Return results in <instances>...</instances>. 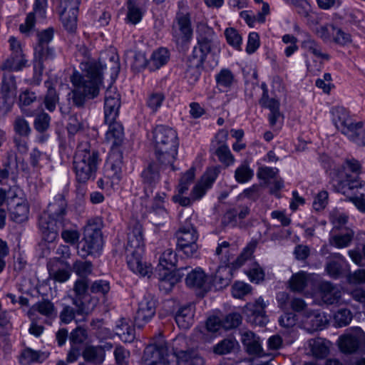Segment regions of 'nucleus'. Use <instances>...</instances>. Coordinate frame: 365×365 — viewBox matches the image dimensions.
Returning <instances> with one entry per match:
<instances>
[{"mask_svg": "<svg viewBox=\"0 0 365 365\" xmlns=\"http://www.w3.org/2000/svg\"><path fill=\"white\" fill-rule=\"evenodd\" d=\"M83 74L73 73L71 82L75 88L72 91L73 103L77 107H82L86 98H94L98 93L101 85L99 66L93 62L81 63Z\"/></svg>", "mask_w": 365, "mask_h": 365, "instance_id": "f257e3e1", "label": "nucleus"}, {"mask_svg": "<svg viewBox=\"0 0 365 365\" xmlns=\"http://www.w3.org/2000/svg\"><path fill=\"white\" fill-rule=\"evenodd\" d=\"M67 203L62 195H56L48 205L46 211L40 217L39 229L42 239L48 243L53 242L58 236L60 228L67 226L66 219Z\"/></svg>", "mask_w": 365, "mask_h": 365, "instance_id": "f03ea898", "label": "nucleus"}, {"mask_svg": "<svg viewBox=\"0 0 365 365\" xmlns=\"http://www.w3.org/2000/svg\"><path fill=\"white\" fill-rule=\"evenodd\" d=\"M144 242L141 225L135 223L128 234L125 255L130 269L140 276L150 277L152 267L143 261Z\"/></svg>", "mask_w": 365, "mask_h": 365, "instance_id": "7ed1b4c3", "label": "nucleus"}, {"mask_svg": "<svg viewBox=\"0 0 365 365\" xmlns=\"http://www.w3.org/2000/svg\"><path fill=\"white\" fill-rule=\"evenodd\" d=\"M153 142L158 162L173 168L179 146L176 131L168 126L158 125L153 131Z\"/></svg>", "mask_w": 365, "mask_h": 365, "instance_id": "20e7f679", "label": "nucleus"}, {"mask_svg": "<svg viewBox=\"0 0 365 365\" xmlns=\"http://www.w3.org/2000/svg\"><path fill=\"white\" fill-rule=\"evenodd\" d=\"M197 43L194 46L190 61L195 68L202 66L209 53L220 51V41L213 29L204 22H199L196 29Z\"/></svg>", "mask_w": 365, "mask_h": 365, "instance_id": "39448f33", "label": "nucleus"}, {"mask_svg": "<svg viewBox=\"0 0 365 365\" xmlns=\"http://www.w3.org/2000/svg\"><path fill=\"white\" fill-rule=\"evenodd\" d=\"M98 152L92 148L88 142H81L73 158V170L79 182H86L94 178L99 163Z\"/></svg>", "mask_w": 365, "mask_h": 365, "instance_id": "423d86ee", "label": "nucleus"}, {"mask_svg": "<svg viewBox=\"0 0 365 365\" xmlns=\"http://www.w3.org/2000/svg\"><path fill=\"white\" fill-rule=\"evenodd\" d=\"M331 113L335 127L350 140L365 146V130L362 128V123H354L343 107H336L332 109Z\"/></svg>", "mask_w": 365, "mask_h": 365, "instance_id": "0eeeda50", "label": "nucleus"}, {"mask_svg": "<svg viewBox=\"0 0 365 365\" xmlns=\"http://www.w3.org/2000/svg\"><path fill=\"white\" fill-rule=\"evenodd\" d=\"M102 221L96 217L88 220L84 227L83 237L78 255L86 258L88 255L98 254L103 247V237L101 232Z\"/></svg>", "mask_w": 365, "mask_h": 365, "instance_id": "6e6552de", "label": "nucleus"}, {"mask_svg": "<svg viewBox=\"0 0 365 365\" xmlns=\"http://www.w3.org/2000/svg\"><path fill=\"white\" fill-rule=\"evenodd\" d=\"M175 236L179 250L182 251L187 257L197 256L198 246L196 242L198 239V234L190 220H186L176 232Z\"/></svg>", "mask_w": 365, "mask_h": 365, "instance_id": "1a4fd4ad", "label": "nucleus"}, {"mask_svg": "<svg viewBox=\"0 0 365 365\" xmlns=\"http://www.w3.org/2000/svg\"><path fill=\"white\" fill-rule=\"evenodd\" d=\"M142 365H177L168 359V346L164 340L148 345L141 359Z\"/></svg>", "mask_w": 365, "mask_h": 365, "instance_id": "9d476101", "label": "nucleus"}, {"mask_svg": "<svg viewBox=\"0 0 365 365\" xmlns=\"http://www.w3.org/2000/svg\"><path fill=\"white\" fill-rule=\"evenodd\" d=\"M178 11L176 13L175 23L180 31V36L175 35L177 42L188 43L192 37L193 31L191 24V14L187 3L180 1L178 3Z\"/></svg>", "mask_w": 365, "mask_h": 365, "instance_id": "9b49d317", "label": "nucleus"}, {"mask_svg": "<svg viewBox=\"0 0 365 365\" xmlns=\"http://www.w3.org/2000/svg\"><path fill=\"white\" fill-rule=\"evenodd\" d=\"M268 304L269 302L264 301L261 297L257 299L255 302L247 303L244 309L247 321L257 326H265L269 322L265 311Z\"/></svg>", "mask_w": 365, "mask_h": 365, "instance_id": "f8f14e48", "label": "nucleus"}, {"mask_svg": "<svg viewBox=\"0 0 365 365\" xmlns=\"http://www.w3.org/2000/svg\"><path fill=\"white\" fill-rule=\"evenodd\" d=\"M365 341V333L360 327H355L348 333L340 336L339 346L340 350L346 354L355 352L359 345Z\"/></svg>", "mask_w": 365, "mask_h": 365, "instance_id": "ddd939ff", "label": "nucleus"}, {"mask_svg": "<svg viewBox=\"0 0 365 365\" xmlns=\"http://www.w3.org/2000/svg\"><path fill=\"white\" fill-rule=\"evenodd\" d=\"M155 314V301L150 295H145L140 301L135 316V325L138 328L143 327Z\"/></svg>", "mask_w": 365, "mask_h": 365, "instance_id": "4468645a", "label": "nucleus"}, {"mask_svg": "<svg viewBox=\"0 0 365 365\" xmlns=\"http://www.w3.org/2000/svg\"><path fill=\"white\" fill-rule=\"evenodd\" d=\"M120 106V95L111 87L107 89L105 95L104 119L106 123L116 121Z\"/></svg>", "mask_w": 365, "mask_h": 365, "instance_id": "2eb2a0df", "label": "nucleus"}, {"mask_svg": "<svg viewBox=\"0 0 365 365\" xmlns=\"http://www.w3.org/2000/svg\"><path fill=\"white\" fill-rule=\"evenodd\" d=\"M361 182L356 176H352L348 173L345 174V178H339L332 180V186L338 192L346 195L349 198L354 196V192L360 191Z\"/></svg>", "mask_w": 365, "mask_h": 365, "instance_id": "dca6fc26", "label": "nucleus"}, {"mask_svg": "<svg viewBox=\"0 0 365 365\" xmlns=\"http://www.w3.org/2000/svg\"><path fill=\"white\" fill-rule=\"evenodd\" d=\"M47 0H35L33 11L28 14L25 22L19 26L23 34H29L34 27L36 18L43 19L46 17Z\"/></svg>", "mask_w": 365, "mask_h": 365, "instance_id": "f3484780", "label": "nucleus"}, {"mask_svg": "<svg viewBox=\"0 0 365 365\" xmlns=\"http://www.w3.org/2000/svg\"><path fill=\"white\" fill-rule=\"evenodd\" d=\"M302 322L304 329L312 332L324 329L328 322V319L324 313L309 309L304 311Z\"/></svg>", "mask_w": 365, "mask_h": 365, "instance_id": "a211bd4d", "label": "nucleus"}, {"mask_svg": "<svg viewBox=\"0 0 365 365\" xmlns=\"http://www.w3.org/2000/svg\"><path fill=\"white\" fill-rule=\"evenodd\" d=\"M301 47L306 52L312 54L322 64L328 61L330 56L324 52L321 45L309 34L305 33L304 39L301 42Z\"/></svg>", "mask_w": 365, "mask_h": 365, "instance_id": "6ab92c4d", "label": "nucleus"}, {"mask_svg": "<svg viewBox=\"0 0 365 365\" xmlns=\"http://www.w3.org/2000/svg\"><path fill=\"white\" fill-rule=\"evenodd\" d=\"M185 283L190 288L204 291L207 290L210 285L208 276L200 267L193 269L187 273Z\"/></svg>", "mask_w": 365, "mask_h": 365, "instance_id": "aec40b11", "label": "nucleus"}, {"mask_svg": "<svg viewBox=\"0 0 365 365\" xmlns=\"http://www.w3.org/2000/svg\"><path fill=\"white\" fill-rule=\"evenodd\" d=\"M217 173L215 170L207 171L201 180L192 188L190 196L192 200H200L210 189L217 178Z\"/></svg>", "mask_w": 365, "mask_h": 365, "instance_id": "412c9836", "label": "nucleus"}, {"mask_svg": "<svg viewBox=\"0 0 365 365\" xmlns=\"http://www.w3.org/2000/svg\"><path fill=\"white\" fill-rule=\"evenodd\" d=\"M195 307L192 304L184 305L175 313V319L180 329H187L194 322Z\"/></svg>", "mask_w": 365, "mask_h": 365, "instance_id": "4be33fe9", "label": "nucleus"}, {"mask_svg": "<svg viewBox=\"0 0 365 365\" xmlns=\"http://www.w3.org/2000/svg\"><path fill=\"white\" fill-rule=\"evenodd\" d=\"M37 313L48 318H51L56 315L55 307L49 300L38 302L30 308L28 315L31 321H35Z\"/></svg>", "mask_w": 365, "mask_h": 365, "instance_id": "5701e85b", "label": "nucleus"}, {"mask_svg": "<svg viewBox=\"0 0 365 365\" xmlns=\"http://www.w3.org/2000/svg\"><path fill=\"white\" fill-rule=\"evenodd\" d=\"M109 128L106 133V140L111 147H119L124 140V130L122 124L117 121L108 123Z\"/></svg>", "mask_w": 365, "mask_h": 365, "instance_id": "b1692460", "label": "nucleus"}, {"mask_svg": "<svg viewBox=\"0 0 365 365\" xmlns=\"http://www.w3.org/2000/svg\"><path fill=\"white\" fill-rule=\"evenodd\" d=\"M331 342L323 338L311 339L308 341V346L312 354L318 359L325 358L329 353Z\"/></svg>", "mask_w": 365, "mask_h": 365, "instance_id": "393cba45", "label": "nucleus"}, {"mask_svg": "<svg viewBox=\"0 0 365 365\" xmlns=\"http://www.w3.org/2000/svg\"><path fill=\"white\" fill-rule=\"evenodd\" d=\"M115 333L124 342L131 343L135 338V331L133 327L126 319H120L115 327Z\"/></svg>", "mask_w": 365, "mask_h": 365, "instance_id": "a878e982", "label": "nucleus"}, {"mask_svg": "<svg viewBox=\"0 0 365 365\" xmlns=\"http://www.w3.org/2000/svg\"><path fill=\"white\" fill-rule=\"evenodd\" d=\"M321 297L324 302L333 304L338 302L341 298V290L329 282H324L321 284Z\"/></svg>", "mask_w": 365, "mask_h": 365, "instance_id": "bb28decb", "label": "nucleus"}, {"mask_svg": "<svg viewBox=\"0 0 365 365\" xmlns=\"http://www.w3.org/2000/svg\"><path fill=\"white\" fill-rule=\"evenodd\" d=\"M143 182L147 185L145 188V193L148 196V192H152V188L159 181L160 175L158 166L154 164H150L148 167L142 173Z\"/></svg>", "mask_w": 365, "mask_h": 365, "instance_id": "cd10ccee", "label": "nucleus"}, {"mask_svg": "<svg viewBox=\"0 0 365 365\" xmlns=\"http://www.w3.org/2000/svg\"><path fill=\"white\" fill-rule=\"evenodd\" d=\"M241 341L250 354H259L262 350L259 339L250 331L241 332Z\"/></svg>", "mask_w": 365, "mask_h": 365, "instance_id": "c85d7f7f", "label": "nucleus"}, {"mask_svg": "<svg viewBox=\"0 0 365 365\" xmlns=\"http://www.w3.org/2000/svg\"><path fill=\"white\" fill-rule=\"evenodd\" d=\"M1 93L6 103L16 96L17 86L16 78L13 75L9 74L4 76L1 83Z\"/></svg>", "mask_w": 365, "mask_h": 365, "instance_id": "c756f323", "label": "nucleus"}, {"mask_svg": "<svg viewBox=\"0 0 365 365\" xmlns=\"http://www.w3.org/2000/svg\"><path fill=\"white\" fill-rule=\"evenodd\" d=\"M177 262L178 257L176 252L173 249L168 248L162 252L159 257L157 270L172 271L176 266Z\"/></svg>", "mask_w": 365, "mask_h": 365, "instance_id": "7c9ffc66", "label": "nucleus"}, {"mask_svg": "<svg viewBox=\"0 0 365 365\" xmlns=\"http://www.w3.org/2000/svg\"><path fill=\"white\" fill-rule=\"evenodd\" d=\"M44 84L47 88V91L44 96L43 104L48 111L53 112L58 103L59 96L53 87V82L51 80L46 81Z\"/></svg>", "mask_w": 365, "mask_h": 365, "instance_id": "2f4dec72", "label": "nucleus"}, {"mask_svg": "<svg viewBox=\"0 0 365 365\" xmlns=\"http://www.w3.org/2000/svg\"><path fill=\"white\" fill-rule=\"evenodd\" d=\"M159 288L165 292H169L172 290L174 285L178 282V278L172 271L168 270H157Z\"/></svg>", "mask_w": 365, "mask_h": 365, "instance_id": "473e14b6", "label": "nucleus"}, {"mask_svg": "<svg viewBox=\"0 0 365 365\" xmlns=\"http://www.w3.org/2000/svg\"><path fill=\"white\" fill-rule=\"evenodd\" d=\"M170 58L168 49L160 48L154 51L148 61V67L150 70H156L165 65Z\"/></svg>", "mask_w": 365, "mask_h": 365, "instance_id": "72a5a7b5", "label": "nucleus"}, {"mask_svg": "<svg viewBox=\"0 0 365 365\" xmlns=\"http://www.w3.org/2000/svg\"><path fill=\"white\" fill-rule=\"evenodd\" d=\"M354 235V232L353 230H346L344 233L337 235L331 234L329 242L331 245L339 249L347 247L350 245Z\"/></svg>", "mask_w": 365, "mask_h": 365, "instance_id": "f704fd0d", "label": "nucleus"}, {"mask_svg": "<svg viewBox=\"0 0 365 365\" xmlns=\"http://www.w3.org/2000/svg\"><path fill=\"white\" fill-rule=\"evenodd\" d=\"M232 277L231 268L227 266H220L213 277V282L221 289L230 284Z\"/></svg>", "mask_w": 365, "mask_h": 365, "instance_id": "c9c22d12", "label": "nucleus"}, {"mask_svg": "<svg viewBox=\"0 0 365 365\" xmlns=\"http://www.w3.org/2000/svg\"><path fill=\"white\" fill-rule=\"evenodd\" d=\"M309 275L304 271L294 274L289 280V289L294 292H301L308 284Z\"/></svg>", "mask_w": 365, "mask_h": 365, "instance_id": "e433bc0d", "label": "nucleus"}, {"mask_svg": "<svg viewBox=\"0 0 365 365\" xmlns=\"http://www.w3.org/2000/svg\"><path fill=\"white\" fill-rule=\"evenodd\" d=\"M107 164L114 172L115 175H118L121 172L123 165V153L118 147H111Z\"/></svg>", "mask_w": 365, "mask_h": 365, "instance_id": "4c0bfd02", "label": "nucleus"}, {"mask_svg": "<svg viewBox=\"0 0 365 365\" xmlns=\"http://www.w3.org/2000/svg\"><path fill=\"white\" fill-rule=\"evenodd\" d=\"M254 176V170L250 168L247 161L242 162L235 171V179L238 183H246Z\"/></svg>", "mask_w": 365, "mask_h": 365, "instance_id": "58836bf2", "label": "nucleus"}, {"mask_svg": "<svg viewBox=\"0 0 365 365\" xmlns=\"http://www.w3.org/2000/svg\"><path fill=\"white\" fill-rule=\"evenodd\" d=\"M83 359L88 363H98L104 359L103 350L101 346H87L82 352Z\"/></svg>", "mask_w": 365, "mask_h": 365, "instance_id": "ea45409f", "label": "nucleus"}, {"mask_svg": "<svg viewBox=\"0 0 365 365\" xmlns=\"http://www.w3.org/2000/svg\"><path fill=\"white\" fill-rule=\"evenodd\" d=\"M331 257V259L327 262L325 269L330 277L337 278L341 274V264L339 261L343 259V257L339 253H334Z\"/></svg>", "mask_w": 365, "mask_h": 365, "instance_id": "a19ab883", "label": "nucleus"}, {"mask_svg": "<svg viewBox=\"0 0 365 365\" xmlns=\"http://www.w3.org/2000/svg\"><path fill=\"white\" fill-rule=\"evenodd\" d=\"M59 14L63 27L68 32H74L77 28L78 12L73 11L71 13L68 11H59Z\"/></svg>", "mask_w": 365, "mask_h": 365, "instance_id": "79ce46f5", "label": "nucleus"}, {"mask_svg": "<svg viewBox=\"0 0 365 365\" xmlns=\"http://www.w3.org/2000/svg\"><path fill=\"white\" fill-rule=\"evenodd\" d=\"M48 357V352H42L31 349H25L21 354V362L24 364L42 362Z\"/></svg>", "mask_w": 365, "mask_h": 365, "instance_id": "37998d69", "label": "nucleus"}, {"mask_svg": "<svg viewBox=\"0 0 365 365\" xmlns=\"http://www.w3.org/2000/svg\"><path fill=\"white\" fill-rule=\"evenodd\" d=\"M187 337L184 335H178L173 339L172 346L174 354L177 358V362L180 360V356L182 354H190V351L192 350L187 349Z\"/></svg>", "mask_w": 365, "mask_h": 365, "instance_id": "c03bdc74", "label": "nucleus"}, {"mask_svg": "<svg viewBox=\"0 0 365 365\" xmlns=\"http://www.w3.org/2000/svg\"><path fill=\"white\" fill-rule=\"evenodd\" d=\"M34 57L35 60L43 63L46 61H52L56 57V53L53 48L46 46H34Z\"/></svg>", "mask_w": 365, "mask_h": 365, "instance_id": "a18cd8bd", "label": "nucleus"}, {"mask_svg": "<svg viewBox=\"0 0 365 365\" xmlns=\"http://www.w3.org/2000/svg\"><path fill=\"white\" fill-rule=\"evenodd\" d=\"M26 61L24 60L19 53H16L7 58L2 63L1 68L3 71H19L24 66Z\"/></svg>", "mask_w": 365, "mask_h": 365, "instance_id": "49530a36", "label": "nucleus"}, {"mask_svg": "<svg viewBox=\"0 0 365 365\" xmlns=\"http://www.w3.org/2000/svg\"><path fill=\"white\" fill-rule=\"evenodd\" d=\"M127 8L126 21L132 24H136L140 22L143 16V11L137 6L135 1L128 0L127 2Z\"/></svg>", "mask_w": 365, "mask_h": 365, "instance_id": "de8ad7c7", "label": "nucleus"}, {"mask_svg": "<svg viewBox=\"0 0 365 365\" xmlns=\"http://www.w3.org/2000/svg\"><path fill=\"white\" fill-rule=\"evenodd\" d=\"M177 365H205V359L197 351H190V354H182L180 360L175 362Z\"/></svg>", "mask_w": 365, "mask_h": 365, "instance_id": "09e8293b", "label": "nucleus"}, {"mask_svg": "<svg viewBox=\"0 0 365 365\" xmlns=\"http://www.w3.org/2000/svg\"><path fill=\"white\" fill-rule=\"evenodd\" d=\"M165 194H158L153 199V202L150 207V212L156 215H159L163 220L168 217V212L164 207V199Z\"/></svg>", "mask_w": 365, "mask_h": 365, "instance_id": "8fccbe9b", "label": "nucleus"}, {"mask_svg": "<svg viewBox=\"0 0 365 365\" xmlns=\"http://www.w3.org/2000/svg\"><path fill=\"white\" fill-rule=\"evenodd\" d=\"M15 133L24 138H28L31 133V128L29 122L23 117L19 116L14 121Z\"/></svg>", "mask_w": 365, "mask_h": 365, "instance_id": "3c124183", "label": "nucleus"}, {"mask_svg": "<svg viewBox=\"0 0 365 365\" xmlns=\"http://www.w3.org/2000/svg\"><path fill=\"white\" fill-rule=\"evenodd\" d=\"M215 154L220 162L225 166H230L235 163V157L231 153L228 146L225 144L220 145L216 150Z\"/></svg>", "mask_w": 365, "mask_h": 365, "instance_id": "603ef678", "label": "nucleus"}, {"mask_svg": "<svg viewBox=\"0 0 365 365\" xmlns=\"http://www.w3.org/2000/svg\"><path fill=\"white\" fill-rule=\"evenodd\" d=\"M236 343L235 340L231 339H223L213 347V352L217 355L229 354L233 350Z\"/></svg>", "mask_w": 365, "mask_h": 365, "instance_id": "864d4df0", "label": "nucleus"}, {"mask_svg": "<svg viewBox=\"0 0 365 365\" xmlns=\"http://www.w3.org/2000/svg\"><path fill=\"white\" fill-rule=\"evenodd\" d=\"M93 63H96L98 65L100 71H101V77L102 78V72L104 68H107L108 67L110 68L111 71V76H117L118 73L120 71V63H119V57L116 53H112L111 56L109 58V61L108 63L105 65V67L100 63H97L96 61H93Z\"/></svg>", "mask_w": 365, "mask_h": 365, "instance_id": "5fc2aeb1", "label": "nucleus"}, {"mask_svg": "<svg viewBox=\"0 0 365 365\" xmlns=\"http://www.w3.org/2000/svg\"><path fill=\"white\" fill-rule=\"evenodd\" d=\"M227 42L234 48H239L242 44V37L234 28H227L225 31Z\"/></svg>", "mask_w": 365, "mask_h": 365, "instance_id": "6e6d98bb", "label": "nucleus"}, {"mask_svg": "<svg viewBox=\"0 0 365 365\" xmlns=\"http://www.w3.org/2000/svg\"><path fill=\"white\" fill-rule=\"evenodd\" d=\"M217 84L224 88L230 87L234 81V76L229 69H222L216 76Z\"/></svg>", "mask_w": 365, "mask_h": 365, "instance_id": "4d7b16f0", "label": "nucleus"}, {"mask_svg": "<svg viewBox=\"0 0 365 365\" xmlns=\"http://www.w3.org/2000/svg\"><path fill=\"white\" fill-rule=\"evenodd\" d=\"M352 319V314L347 309H340L334 314V321L338 327L348 325Z\"/></svg>", "mask_w": 365, "mask_h": 365, "instance_id": "13d9d810", "label": "nucleus"}, {"mask_svg": "<svg viewBox=\"0 0 365 365\" xmlns=\"http://www.w3.org/2000/svg\"><path fill=\"white\" fill-rule=\"evenodd\" d=\"M113 354L117 365H129L128 360L130 356L129 350L118 345L115 346Z\"/></svg>", "mask_w": 365, "mask_h": 365, "instance_id": "bf43d9fd", "label": "nucleus"}, {"mask_svg": "<svg viewBox=\"0 0 365 365\" xmlns=\"http://www.w3.org/2000/svg\"><path fill=\"white\" fill-rule=\"evenodd\" d=\"M335 31L336 27L333 24H327L317 27L316 34L324 41H328L334 36Z\"/></svg>", "mask_w": 365, "mask_h": 365, "instance_id": "052dcab7", "label": "nucleus"}, {"mask_svg": "<svg viewBox=\"0 0 365 365\" xmlns=\"http://www.w3.org/2000/svg\"><path fill=\"white\" fill-rule=\"evenodd\" d=\"M252 287L250 284L242 282H235L232 288V294L235 298L242 299L245 295L250 294Z\"/></svg>", "mask_w": 365, "mask_h": 365, "instance_id": "680f3d73", "label": "nucleus"}, {"mask_svg": "<svg viewBox=\"0 0 365 365\" xmlns=\"http://www.w3.org/2000/svg\"><path fill=\"white\" fill-rule=\"evenodd\" d=\"M49 160L48 156L37 149H34L30 154V163L34 168L41 167Z\"/></svg>", "mask_w": 365, "mask_h": 365, "instance_id": "e2e57ef3", "label": "nucleus"}, {"mask_svg": "<svg viewBox=\"0 0 365 365\" xmlns=\"http://www.w3.org/2000/svg\"><path fill=\"white\" fill-rule=\"evenodd\" d=\"M249 212L250 210L247 207H241L239 212L236 210H230L225 214V220H228V223L235 225L237 223V217L240 220H242L248 215Z\"/></svg>", "mask_w": 365, "mask_h": 365, "instance_id": "0e129e2a", "label": "nucleus"}, {"mask_svg": "<svg viewBox=\"0 0 365 365\" xmlns=\"http://www.w3.org/2000/svg\"><path fill=\"white\" fill-rule=\"evenodd\" d=\"M51 118L48 114L41 113L34 120V128L39 133L45 132L49 127Z\"/></svg>", "mask_w": 365, "mask_h": 365, "instance_id": "69168bd1", "label": "nucleus"}, {"mask_svg": "<svg viewBox=\"0 0 365 365\" xmlns=\"http://www.w3.org/2000/svg\"><path fill=\"white\" fill-rule=\"evenodd\" d=\"M88 337L86 329L82 327H77L73 329L69 336L70 342L72 345L81 344L83 343Z\"/></svg>", "mask_w": 365, "mask_h": 365, "instance_id": "338daca9", "label": "nucleus"}, {"mask_svg": "<svg viewBox=\"0 0 365 365\" xmlns=\"http://www.w3.org/2000/svg\"><path fill=\"white\" fill-rule=\"evenodd\" d=\"M73 269L77 275L86 277L91 273L92 264L88 261H76L73 265Z\"/></svg>", "mask_w": 365, "mask_h": 365, "instance_id": "774afa93", "label": "nucleus"}]
</instances>
